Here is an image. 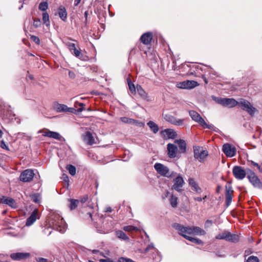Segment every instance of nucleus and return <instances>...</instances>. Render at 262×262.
<instances>
[{
	"label": "nucleus",
	"instance_id": "49530a36",
	"mask_svg": "<svg viewBox=\"0 0 262 262\" xmlns=\"http://www.w3.org/2000/svg\"><path fill=\"white\" fill-rule=\"evenodd\" d=\"M50 130L48 129H40L38 132V133H42V136L49 137Z\"/></svg>",
	"mask_w": 262,
	"mask_h": 262
},
{
	"label": "nucleus",
	"instance_id": "603ef678",
	"mask_svg": "<svg viewBox=\"0 0 262 262\" xmlns=\"http://www.w3.org/2000/svg\"><path fill=\"white\" fill-rule=\"evenodd\" d=\"M1 147L3 149H6L7 150H9V148L8 146L5 144L4 140H2L1 142Z\"/></svg>",
	"mask_w": 262,
	"mask_h": 262
},
{
	"label": "nucleus",
	"instance_id": "b1692460",
	"mask_svg": "<svg viewBox=\"0 0 262 262\" xmlns=\"http://www.w3.org/2000/svg\"><path fill=\"white\" fill-rule=\"evenodd\" d=\"M55 110L57 112H72V108L68 107L65 104H57L54 106Z\"/></svg>",
	"mask_w": 262,
	"mask_h": 262
},
{
	"label": "nucleus",
	"instance_id": "7c9ffc66",
	"mask_svg": "<svg viewBox=\"0 0 262 262\" xmlns=\"http://www.w3.org/2000/svg\"><path fill=\"white\" fill-rule=\"evenodd\" d=\"M115 234L116 236L124 241H128L129 239V237L128 236L122 231L118 230L115 232Z\"/></svg>",
	"mask_w": 262,
	"mask_h": 262
},
{
	"label": "nucleus",
	"instance_id": "4be33fe9",
	"mask_svg": "<svg viewBox=\"0 0 262 262\" xmlns=\"http://www.w3.org/2000/svg\"><path fill=\"white\" fill-rule=\"evenodd\" d=\"M136 88L138 94L142 99L147 101L149 100L147 93L144 91V90L140 85L137 84Z\"/></svg>",
	"mask_w": 262,
	"mask_h": 262
},
{
	"label": "nucleus",
	"instance_id": "58836bf2",
	"mask_svg": "<svg viewBox=\"0 0 262 262\" xmlns=\"http://www.w3.org/2000/svg\"><path fill=\"white\" fill-rule=\"evenodd\" d=\"M67 169L72 176H75L76 172V167L72 165H68L67 166Z\"/></svg>",
	"mask_w": 262,
	"mask_h": 262
},
{
	"label": "nucleus",
	"instance_id": "052dcab7",
	"mask_svg": "<svg viewBox=\"0 0 262 262\" xmlns=\"http://www.w3.org/2000/svg\"><path fill=\"white\" fill-rule=\"evenodd\" d=\"M154 248V246L152 244L149 245L146 248L145 251H148L151 249H153Z\"/></svg>",
	"mask_w": 262,
	"mask_h": 262
},
{
	"label": "nucleus",
	"instance_id": "4c0bfd02",
	"mask_svg": "<svg viewBox=\"0 0 262 262\" xmlns=\"http://www.w3.org/2000/svg\"><path fill=\"white\" fill-rule=\"evenodd\" d=\"M120 120L123 123H128V124H134V122H135V119H133L132 118H129L125 117H121Z\"/></svg>",
	"mask_w": 262,
	"mask_h": 262
},
{
	"label": "nucleus",
	"instance_id": "6e6552de",
	"mask_svg": "<svg viewBox=\"0 0 262 262\" xmlns=\"http://www.w3.org/2000/svg\"><path fill=\"white\" fill-rule=\"evenodd\" d=\"M232 173L236 179L243 180L247 174V171H246L241 166H235L233 168Z\"/></svg>",
	"mask_w": 262,
	"mask_h": 262
},
{
	"label": "nucleus",
	"instance_id": "20e7f679",
	"mask_svg": "<svg viewBox=\"0 0 262 262\" xmlns=\"http://www.w3.org/2000/svg\"><path fill=\"white\" fill-rule=\"evenodd\" d=\"M173 227L178 231L180 235L187 239L188 237H190L188 235L192 234V227H185L178 223L174 224Z\"/></svg>",
	"mask_w": 262,
	"mask_h": 262
},
{
	"label": "nucleus",
	"instance_id": "9b49d317",
	"mask_svg": "<svg viewBox=\"0 0 262 262\" xmlns=\"http://www.w3.org/2000/svg\"><path fill=\"white\" fill-rule=\"evenodd\" d=\"M198 85V83L193 80H186L177 83V86L178 88L184 89H191L195 88Z\"/></svg>",
	"mask_w": 262,
	"mask_h": 262
},
{
	"label": "nucleus",
	"instance_id": "e2e57ef3",
	"mask_svg": "<svg viewBox=\"0 0 262 262\" xmlns=\"http://www.w3.org/2000/svg\"><path fill=\"white\" fill-rule=\"evenodd\" d=\"M100 262H112L114 261L113 260H110L109 258L108 259H100L99 260Z\"/></svg>",
	"mask_w": 262,
	"mask_h": 262
},
{
	"label": "nucleus",
	"instance_id": "c756f323",
	"mask_svg": "<svg viewBox=\"0 0 262 262\" xmlns=\"http://www.w3.org/2000/svg\"><path fill=\"white\" fill-rule=\"evenodd\" d=\"M147 125L149 126L151 130H152L154 134H156L158 132L159 130V126L154 122L152 121H149L147 123Z\"/></svg>",
	"mask_w": 262,
	"mask_h": 262
},
{
	"label": "nucleus",
	"instance_id": "4468645a",
	"mask_svg": "<svg viewBox=\"0 0 262 262\" xmlns=\"http://www.w3.org/2000/svg\"><path fill=\"white\" fill-rule=\"evenodd\" d=\"M0 203L6 204L12 208H16L17 207L16 202L11 198L2 196L0 197Z\"/></svg>",
	"mask_w": 262,
	"mask_h": 262
},
{
	"label": "nucleus",
	"instance_id": "72a5a7b5",
	"mask_svg": "<svg viewBox=\"0 0 262 262\" xmlns=\"http://www.w3.org/2000/svg\"><path fill=\"white\" fill-rule=\"evenodd\" d=\"M42 21L46 26L48 27L50 26L49 16L47 12H43L42 13Z\"/></svg>",
	"mask_w": 262,
	"mask_h": 262
},
{
	"label": "nucleus",
	"instance_id": "a878e982",
	"mask_svg": "<svg viewBox=\"0 0 262 262\" xmlns=\"http://www.w3.org/2000/svg\"><path fill=\"white\" fill-rule=\"evenodd\" d=\"M163 133L166 134L168 139H174L177 137V134L173 129L170 128L165 129Z\"/></svg>",
	"mask_w": 262,
	"mask_h": 262
},
{
	"label": "nucleus",
	"instance_id": "a19ab883",
	"mask_svg": "<svg viewBox=\"0 0 262 262\" xmlns=\"http://www.w3.org/2000/svg\"><path fill=\"white\" fill-rule=\"evenodd\" d=\"M48 8V4L46 2H41L39 5V9L41 11H45Z\"/></svg>",
	"mask_w": 262,
	"mask_h": 262
},
{
	"label": "nucleus",
	"instance_id": "c03bdc74",
	"mask_svg": "<svg viewBox=\"0 0 262 262\" xmlns=\"http://www.w3.org/2000/svg\"><path fill=\"white\" fill-rule=\"evenodd\" d=\"M246 262H259V259L256 256H250L248 258Z\"/></svg>",
	"mask_w": 262,
	"mask_h": 262
},
{
	"label": "nucleus",
	"instance_id": "864d4df0",
	"mask_svg": "<svg viewBox=\"0 0 262 262\" xmlns=\"http://www.w3.org/2000/svg\"><path fill=\"white\" fill-rule=\"evenodd\" d=\"M62 178L65 182L67 183L68 184L69 183V177L67 174H63Z\"/></svg>",
	"mask_w": 262,
	"mask_h": 262
},
{
	"label": "nucleus",
	"instance_id": "f704fd0d",
	"mask_svg": "<svg viewBox=\"0 0 262 262\" xmlns=\"http://www.w3.org/2000/svg\"><path fill=\"white\" fill-rule=\"evenodd\" d=\"M127 83L130 92L133 94H136L137 88L136 86H135V84L132 82L131 80L129 79H127Z\"/></svg>",
	"mask_w": 262,
	"mask_h": 262
},
{
	"label": "nucleus",
	"instance_id": "5701e85b",
	"mask_svg": "<svg viewBox=\"0 0 262 262\" xmlns=\"http://www.w3.org/2000/svg\"><path fill=\"white\" fill-rule=\"evenodd\" d=\"M37 215V210H35L31 215L27 219L26 225L27 226L32 225L36 220Z\"/></svg>",
	"mask_w": 262,
	"mask_h": 262
},
{
	"label": "nucleus",
	"instance_id": "1a4fd4ad",
	"mask_svg": "<svg viewBox=\"0 0 262 262\" xmlns=\"http://www.w3.org/2000/svg\"><path fill=\"white\" fill-rule=\"evenodd\" d=\"M194 158L199 161L202 162L208 156V151L203 149L202 147H196L194 148Z\"/></svg>",
	"mask_w": 262,
	"mask_h": 262
},
{
	"label": "nucleus",
	"instance_id": "2f4dec72",
	"mask_svg": "<svg viewBox=\"0 0 262 262\" xmlns=\"http://www.w3.org/2000/svg\"><path fill=\"white\" fill-rule=\"evenodd\" d=\"M49 138H53L59 141H61L63 139L62 137L60 135L59 133L50 130L49 132Z\"/></svg>",
	"mask_w": 262,
	"mask_h": 262
},
{
	"label": "nucleus",
	"instance_id": "4d7b16f0",
	"mask_svg": "<svg viewBox=\"0 0 262 262\" xmlns=\"http://www.w3.org/2000/svg\"><path fill=\"white\" fill-rule=\"evenodd\" d=\"M79 105L80 106V107L78 109V111L79 112H81L84 109V104L83 103H80Z\"/></svg>",
	"mask_w": 262,
	"mask_h": 262
},
{
	"label": "nucleus",
	"instance_id": "ea45409f",
	"mask_svg": "<svg viewBox=\"0 0 262 262\" xmlns=\"http://www.w3.org/2000/svg\"><path fill=\"white\" fill-rule=\"evenodd\" d=\"M187 239L189 240V241H190L193 243H195L198 245H202L203 244V242L199 238H194V237L190 236V237H188Z\"/></svg>",
	"mask_w": 262,
	"mask_h": 262
},
{
	"label": "nucleus",
	"instance_id": "f257e3e1",
	"mask_svg": "<svg viewBox=\"0 0 262 262\" xmlns=\"http://www.w3.org/2000/svg\"><path fill=\"white\" fill-rule=\"evenodd\" d=\"M50 223L53 228L60 232H63L66 230V224L63 218L57 213H53L50 217Z\"/></svg>",
	"mask_w": 262,
	"mask_h": 262
},
{
	"label": "nucleus",
	"instance_id": "c9c22d12",
	"mask_svg": "<svg viewBox=\"0 0 262 262\" xmlns=\"http://www.w3.org/2000/svg\"><path fill=\"white\" fill-rule=\"evenodd\" d=\"M178 201V198L177 196H174L172 194L171 195L170 199L169 200V202H170L171 206L173 208H175L177 206Z\"/></svg>",
	"mask_w": 262,
	"mask_h": 262
},
{
	"label": "nucleus",
	"instance_id": "f3484780",
	"mask_svg": "<svg viewBox=\"0 0 262 262\" xmlns=\"http://www.w3.org/2000/svg\"><path fill=\"white\" fill-rule=\"evenodd\" d=\"M233 190H232V188L231 186H226V192H225V196H226V204L227 206H229L232 200V195H233Z\"/></svg>",
	"mask_w": 262,
	"mask_h": 262
},
{
	"label": "nucleus",
	"instance_id": "39448f33",
	"mask_svg": "<svg viewBox=\"0 0 262 262\" xmlns=\"http://www.w3.org/2000/svg\"><path fill=\"white\" fill-rule=\"evenodd\" d=\"M215 101L224 106L232 107L237 105L238 102L233 98H215Z\"/></svg>",
	"mask_w": 262,
	"mask_h": 262
},
{
	"label": "nucleus",
	"instance_id": "aec40b11",
	"mask_svg": "<svg viewBox=\"0 0 262 262\" xmlns=\"http://www.w3.org/2000/svg\"><path fill=\"white\" fill-rule=\"evenodd\" d=\"M83 140L85 143L88 145H93L95 142V139L92 133L90 132H86L83 136Z\"/></svg>",
	"mask_w": 262,
	"mask_h": 262
},
{
	"label": "nucleus",
	"instance_id": "6ab92c4d",
	"mask_svg": "<svg viewBox=\"0 0 262 262\" xmlns=\"http://www.w3.org/2000/svg\"><path fill=\"white\" fill-rule=\"evenodd\" d=\"M30 255L28 253H13L11 254L10 257L14 260H20L21 259H26Z\"/></svg>",
	"mask_w": 262,
	"mask_h": 262
},
{
	"label": "nucleus",
	"instance_id": "2eb2a0df",
	"mask_svg": "<svg viewBox=\"0 0 262 262\" xmlns=\"http://www.w3.org/2000/svg\"><path fill=\"white\" fill-rule=\"evenodd\" d=\"M164 118L166 121L175 125H182L184 120V119H177L170 115H165Z\"/></svg>",
	"mask_w": 262,
	"mask_h": 262
},
{
	"label": "nucleus",
	"instance_id": "bf43d9fd",
	"mask_svg": "<svg viewBox=\"0 0 262 262\" xmlns=\"http://www.w3.org/2000/svg\"><path fill=\"white\" fill-rule=\"evenodd\" d=\"M37 262H47L48 259L44 258H38L37 259Z\"/></svg>",
	"mask_w": 262,
	"mask_h": 262
},
{
	"label": "nucleus",
	"instance_id": "7ed1b4c3",
	"mask_svg": "<svg viewBox=\"0 0 262 262\" xmlns=\"http://www.w3.org/2000/svg\"><path fill=\"white\" fill-rule=\"evenodd\" d=\"M247 178L254 187L258 189L262 188V182L261 180L254 171L249 169H247Z\"/></svg>",
	"mask_w": 262,
	"mask_h": 262
},
{
	"label": "nucleus",
	"instance_id": "774afa93",
	"mask_svg": "<svg viewBox=\"0 0 262 262\" xmlns=\"http://www.w3.org/2000/svg\"><path fill=\"white\" fill-rule=\"evenodd\" d=\"M251 253V250H246L245 252V254H246V255H249Z\"/></svg>",
	"mask_w": 262,
	"mask_h": 262
},
{
	"label": "nucleus",
	"instance_id": "ddd939ff",
	"mask_svg": "<svg viewBox=\"0 0 262 262\" xmlns=\"http://www.w3.org/2000/svg\"><path fill=\"white\" fill-rule=\"evenodd\" d=\"M222 149L227 157H232L235 156L236 153L235 148L229 143L224 144Z\"/></svg>",
	"mask_w": 262,
	"mask_h": 262
},
{
	"label": "nucleus",
	"instance_id": "dca6fc26",
	"mask_svg": "<svg viewBox=\"0 0 262 262\" xmlns=\"http://www.w3.org/2000/svg\"><path fill=\"white\" fill-rule=\"evenodd\" d=\"M167 154L169 158H174L176 157L178 152V147L173 144L168 143L167 145Z\"/></svg>",
	"mask_w": 262,
	"mask_h": 262
},
{
	"label": "nucleus",
	"instance_id": "c85d7f7f",
	"mask_svg": "<svg viewBox=\"0 0 262 262\" xmlns=\"http://www.w3.org/2000/svg\"><path fill=\"white\" fill-rule=\"evenodd\" d=\"M227 236L228 237L227 238V241L232 243H237L239 241V236L238 235L232 234L230 232H228Z\"/></svg>",
	"mask_w": 262,
	"mask_h": 262
},
{
	"label": "nucleus",
	"instance_id": "338daca9",
	"mask_svg": "<svg viewBox=\"0 0 262 262\" xmlns=\"http://www.w3.org/2000/svg\"><path fill=\"white\" fill-rule=\"evenodd\" d=\"M99 252H100V251L99 250H93L92 251V253L93 254H97V253H98Z\"/></svg>",
	"mask_w": 262,
	"mask_h": 262
},
{
	"label": "nucleus",
	"instance_id": "cd10ccee",
	"mask_svg": "<svg viewBox=\"0 0 262 262\" xmlns=\"http://www.w3.org/2000/svg\"><path fill=\"white\" fill-rule=\"evenodd\" d=\"M192 230L193 235H204L206 234V232L205 231V230L201 229L199 227L192 226Z\"/></svg>",
	"mask_w": 262,
	"mask_h": 262
},
{
	"label": "nucleus",
	"instance_id": "9d476101",
	"mask_svg": "<svg viewBox=\"0 0 262 262\" xmlns=\"http://www.w3.org/2000/svg\"><path fill=\"white\" fill-rule=\"evenodd\" d=\"M154 168L157 171V172L161 176L167 177H171V175L169 174V168L167 166L164 165L163 164L159 163H156L154 165Z\"/></svg>",
	"mask_w": 262,
	"mask_h": 262
},
{
	"label": "nucleus",
	"instance_id": "393cba45",
	"mask_svg": "<svg viewBox=\"0 0 262 262\" xmlns=\"http://www.w3.org/2000/svg\"><path fill=\"white\" fill-rule=\"evenodd\" d=\"M174 142L177 143L179 147L180 152L181 153H185L186 150V143L184 140L179 139L176 140Z\"/></svg>",
	"mask_w": 262,
	"mask_h": 262
},
{
	"label": "nucleus",
	"instance_id": "5fc2aeb1",
	"mask_svg": "<svg viewBox=\"0 0 262 262\" xmlns=\"http://www.w3.org/2000/svg\"><path fill=\"white\" fill-rule=\"evenodd\" d=\"M88 195H84L79 201L82 204H83L88 200Z\"/></svg>",
	"mask_w": 262,
	"mask_h": 262
},
{
	"label": "nucleus",
	"instance_id": "13d9d810",
	"mask_svg": "<svg viewBox=\"0 0 262 262\" xmlns=\"http://www.w3.org/2000/svg\"><path fill=\"white\" fill-rule=\"evenodd\" d=\"M69 76L70 78H71L72 79H74L75 77V74L74 72L71 71H70L69 72Z\"/></svg>",
	"mask_w": 262,
	"mask_h": 262
},
{
	"label": "nucleus",
	"instance_id": "69168bd1",
	"mask_svg": "<svg viewBox=\"0 0 262 262\" xmlns=\"http://www.w3.org/2000/svg\"><path fill=\"white\" fill-rule=\"evenodd\" d=\"M81 0H75L74 5L75 6H77L80 2Z\"/></svg>",
	"mask_w": 262,
	"mask_h": 262
},
{
	"label": "nucleus",
	"instance_id": "473e14b6",
	"mask_svg": "<svg viewBox=\"0 0 262 262\" xmlns=\"http://www.w3.org/2000/svg\"><path fill=\"white\" fill-rule=\"evenodd\" d=\"M69 201L70 202L69 207L71 210L75 209L77 207L78 204L79 202V200H78L72 199H70Z\"/></svg>",
	"mask_w": 262,
	"mask_h": 262
},
{
	"label": "nucleus",
	"instance_id": "0eeeda50",
	"mask_svg": "<svg viewBox=\"0 0 262 262\" xmlns=\"http://www.w3.org/2000/svg\"><path fill=\"white\" fill-rule=\"evenodd\" d=\"M34 175L35 174L33 170L28 169L23 171L20 173L19 179L23 182H30L33 180Z\"/></svg>",
	"mask_w": 262,
	"mask_h": 262
},
{
	"label": "nucleus",
	"instance_id": "423d86ee",
	"mask_svg": "<svg viewBox=\"0 0 262 262\" xmlns=\"http://www.w3.org/2000/svg\"><path fill=\"white\" fill-rule=\"evenodd\" d=\"M237 105H239L243 110L247 112L250 115H253L254 114L255 108L253 107L248 101L242 99L238 102Z\"/></svg>",
	"mask_w": 262,
	"mask_h": 262
},
{
	"label": "nucleus",
	"instance_id": "a211bd4d",
	"mask_svg": "<svg viewBox=\"0 0 262 262\" xmlns=\"http://www.w3.org/2000/svg\"><path fill=\"white\" fill-rule=\"evenodd\" d=\"M152 37L151 33L146 32L142 35L140 37V40L143 44L148 45L150 43Z\"/></svg>",
	"mask_w": 262,
	"mask_h": 262
},
{
	"label": "nucleus",
	"instance_id": "79ce46f5",
	"mask_svg": "<svg viewBox=\"0 0 262 262\" xmlns=\"http://www.w3.org/2000/svg\"><path fill=\"white\" fill-rule=\"evenodd\" d=\"M123 230L126 231H132L138 230V228L133 226H126L123 227Z\"/></svg>",
	"mask_w": 262,
	"mask_h": 262
},
{
	"label": "nucleus",
	"instance_id": "09e8293b",
	"mask_svg": "<svg viewBox=\"0 0 262 262\" xmlns=\"http://www.w3.org/2000/svg\"><path fill=\"white\" fill-rule=\"evenodd\" d=\"M74 55L77 57H79L81 54L80 51L77 50L76 48H74L73 50V52H71Z\"/></svg>",
	"mask_w": 262,
	"mask_h": 262
},
{
	"label": "nucleus",
	"instance_id": "412c9836",
	"mask_svg": "<svg viewBox=\"0 0 262 262\" xmlns=\"http://www.w3.org/2000/svg\"><path fill=\"white\" fill-rule=\"evenodd\" d=\"M189 185L191 186L192 190L198 193L202 192V189L199 187L198 183L195 181L194 179L190 178L188 179Z\"/></svg>",
	"mask_w": 262,
	"mask_h": 262
},
{
	"label": "nucleus",
	"instance_id": "f8f14e48",
	"mask_svg": "<svg viewBox=\"0 0 262 262\" xmlns=\"http://www.w3.org/2000/svg\"><path fill=\"white\" fill-rule=\"evenodd\" d=\"M173 185L172 187V189H174L179 192H181L182 190V188L184 184L183 178L181 176H178L173 180Z\"/></svg>",
	"mask_w": 262,
	"mask_h": 262
},
{
	"label": "nucleus",
	"instance_id": "6e6d98bb",
	"mask_svg": "<svg viewBox=\"0 0 262 262\" xmlns=\"http://www.w3.org/2000/svg\"><path fill=\"white\" fill-rule=\"evenodd\" d=\"M212 224V221L211 220H207L205 222V226L206 227H209Z\"/></svg>",
	"mask_w": 262,
	"mask_h": 262
},
{
	"label": "nucleus",
	"instance_id": "3c124183",
	"mask_svg": "<svg viewBox=\"0 0 262 262\" xmlns=\"http://www.w3.org/2000/svg\"><path fill=\"white\" fill-rule=\"evenodd\" d=\"M134 124H135L136 126H139V127H143L144 126V123H143L142 122L138 121V120H135V122H134Z\"/></svg>",
	"mask_w": 262,
	"mask_h": 262
},
{
	"label": "nucleus",
	"instance_id": "de8ad7c7",
	"mask_svg": "<svg viewBox=\"0 0 262 262\" xmlns=\"http://www.w3.org/2000/svg\"><path fill=\"white\" fill-rule=\"evenodd\" d=\"M66 45L68 46L71 52H72L73 49L76 48L74 43L70 42H67Z\"/></svg>",
	"mask_w": 262,
	"mask_h": 262
},
{
	"label": "nucleus",
	"instance_id": "8fccbe9b",
	"mask_svg": "<svg viewBox=\"0 0 262 262\" xmlns=\"http://www.w3.org/2000/svg\"><path fill=\"white\" fill-rule=\"evenodd\" d=\"M31 38L36 44L39 45L40 43V39L38 37L32 35L31 36Z\"/></svg>",
	"mask_w": 262,
	"mask_h": 262
},
{
	"label": "nucleus",
	"instance_id": "0e129e2a",
	"mask_svg": "<svg viewBox=\"0 0 262 262\" xmlns=\"http://www.w3.org/2000/svg\"><path fill=\"white\" fill-rule=\"evenodd\" d=\"M194 199L195 201H198V202H201L202 201V198L201 197H196V198H195Z\"/></svg>",
	"mask_w": 262,
	"mask_h": 262
},
{
	"label": "nucleus",
	"instance_id": "a18cd8bd",
	"mask_svg": "<svg viewBox=\"0 0 262 262\" xmlns=\"http://www.w3.org/2000/svg\"><path fill=\"white\" fill-rule=\"evenodd\" d=\"M31 199L35 203H39L40 198L38 194H34L31 196Z\"/></svg>",
	"mask_w": 262,
	"mask_h": 262
},
{
	"label": "nucleus",
	"instance_id": "bb28decb",
	"mask_svg": "<svg viewBox=\"0 0 262 262\" xmlns=\"http://www.w3.org/2000/svg\"><path fill=\"white\" fill-rule=\"evenodd\" d=\"M58 13L59 17L63 20L65 21L67 18V12L64 7L60 6L58 10Z\"/></svg>",
	"mask_w": 262,
	"mask_h": 262
},
{
	"label": "nucleus",
	"instance_id": "f03ea898",
	"mask_svg": "<svg viewBox=\"0 0 262 262\" xmlns=\"http://www.w3.org/2000/svg\"><path fill=\"white\" fill-rule=\"evenodd\" d=\"M189 115L192 119L199 123L202 126L205 128H208L213 130H215L216 127L212 124H208L206 123L204 119L200 116V115L194 111H190Z\"/></svg>",
	"mask_w": 262,
	"mask_h": 262
},
{
	"label": "nucleus",
	"instance_id": "37998d69",
	"mask_svg": "<svg viewBox=\"0 0 262 262\" xmlns=\"http://www.w3.org/2000/svg\"><path fill=\"white\" fill-rule=\"evenodd\" d=\"M41 22L39 18H34L33 21V26L35 28H38L41 26Z\"/></svg>",
	"mask_w": 262,
	"mask_h": 262
},
{
	"label": "nucleus",
	"instance_id": "e433bc0d",
	"mask_svg": "<svg viewBox=\"0 0 262 262\" xmlns=\"http://www.w3.org/2000/svg\"><path fill=\"white\" fill-rule=\"evenodd\" d=\"M228 231H224L218 235H217L215 237L216 239H225L227 241V238L228 237L227 236Z\"/></svg>",
	"mask_w": 262,
	"mask_h": 262
},
{
	"label": "nucleus",
	"instance_id": "680f3d73",
	"mask_svg": "<svg viewBox=\"0 0 262 262\" xmlns=\"http://www.w3.org/2000/svg\"><path fill=\"white\" fill-rule=\"evenodd\" d=\"M252 164L253 166H256L259 171L261 170V168H260L258 163L252 161Z\"/></svg>",
	"mask_w": 262,
	"mask_h": 262
}]
</instances>
